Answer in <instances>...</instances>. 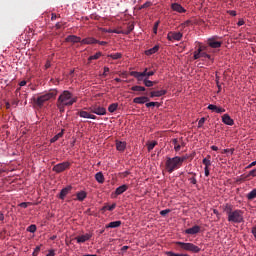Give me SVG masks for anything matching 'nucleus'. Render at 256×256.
<instances>
[{"mask_svg":"<svg viewBox=\"0 0 256 256\" xmlns=\"http://www.w3.org/2000/svg\"><path fill=\"white\" fill-rule=\"evenodd\" d=\"M224 213L228 216V222L230 223H242L244 221L243 218V211L242 210H233V205L231 204H225L224 205Z\"/></svg>","mask_w":256,"mask_h":256,"instance_id":"f257e3e1","label":"nucleus"},{"mask_svg":"<svg viewBox=\"0 0 256 256\" xmlns=\"http://www.w3.org/2000/svg\"><path fill=\"white\" fill-rule=\"evenodd\" d=\"M165 167L169 174H172L174 170L179 169L181 167L179 156L167 157Z\"/></svg>","mask_w":256,"mask_h":256,"instance_id":"f03ea898","label":"nucleus"},{"mask_svg":"<svg viewBox=\"0 0 256 256\" xmlns=\"http://www.w3.org/2000/svg\"><path fill=\"white\" fill-rule=\"evenodd\" d=\"M55 97H57V91L52 90L50 92H47V93L39 96L36 99V103H37V105H39V107H41V105H43L44 103H47V101H51V99H55Z\"/></svg>","mask_w":256,"mask_h":256,"instance_id":"7ed1b4c3","label":"nucleus"},{"mask_svg":"<svg viewBox=\"0 0 256 256\" xmlns=\"http://www.w3.org/2000/svg\"><path fill=\"white\" fill-rule=\"evenodd\" d=\"M176 245L179 246L181 249L190 251L191 253H200L201 248L193 243H185V242H176Z\"/></svg>","mask_w":256,"mask_h":256,"instance_id":"20e7f679","label":"nucleus"},{"mask_svg":"<svg viewBox=\"0 0 256 256\" xmlns=\"http://www.w3.org/2000/svg\"><path fill=\"white\" fill-rule=\"evenodd\" d=\"M78 97L73 95L71 92L69 91H65V106H70L73 105V103L77 102Z\"/></svg>","mask_w":256,"mask_h":256,"instance_id":"39448f33","label":"nucleus"},{"mask_svg":"<svg viewBox=\"0 0 256 256\" xmlns=\"http://www.w3.org/2000/svg\"><path fill=\"white\" fill-rule=\"evenodd\" d=\"M147 71L148 68H145L143 72L132 71L130 72V76L136 78L138 81H143L144 78L147 79Z\"/></svg>","mask_w":256,"mask_h":256,"instance_id":"423d86ee","label":"nucleus"},{"mask_svg":"<svg viewBox=\"0 0 256 256\" xmlns=\"http://www.w3.org/2000/svg\"><path fill=\"white\" fill-rule=\"evenodd\" d=\"M90 112L91 113H95V115L97 116H105L107 111L105 107H101V106H92L90 107Z\"/></svg>","mask_w":256,"mask_h":256,"instance_id":"0eeeda50","label":"nucleus"},{"mask_svg":"<svg viewBox=\"0 0 256 256\" xmlns=\"http://www.w3.org/2000/svg\"><path fill=\"white\" fill-rule=\"evenodd\" d=\"M207 44L210 46V48L217 49V48L221 47L223 42L222 41H217V36H213L212 38H209L207 40Z\"/></svg>","mask_w":256,"mask_h":256,"instance_id":"6e6552de","label":"nucleus"},{"mask_svg":"<svg viewBox=\"0 0 256 256\" xmlns=\"http://www.w3.org/2000/svg\"><path fill=\"white\" fill-rule=\"evenodd\" d=\"M57 107L61 113L65 111V92L61 94L58 98Z\"/></svg>","mask_w":256,"mask_h":256,"instance_id":"1a4fd4ad","label":"nucleus"},{"mask_svg":"<svg viewBox=\"0 0 256 256\" xmlns=\"http://www.w3.org/2000/svg\"><path fill=\"white\" fill-rule=\"evenodd\" d=\"M167 38L169 41H180L183 38V34L181 32H168Z\"/></svg>","mask_w":256,"mask_h":256,"instance_id":"9d476101","label":"nucleus"},{"mask_svg":"<svg viewBox=\"0 0 256 256\" xmlns=\"http://www.w3.org/2000/svg\"><path fill=\"white\" fill-rule=\"evenodd\" d=\"M91 233L82 234L76 237L77 243H85L86 241H89L92 238Z\"/></svg>","mask_w":256,"mask_h":256,"instance_id":"9b49d317","label":"nucleus"},{"mask_svg":"<svg viewBox=\"0 0 256 256\" xmlns=\"http://www.w3.org/2000/svg\"><path fill=\"white\" fill-rule=\"evenodd\" d=\"M171 9H172V11L177 12V13H186L187 12V10L184 7H182L181 4H179V3H172Z\"/></svg>","mask_w":256,"mask_h":256,"instance_id":"f8f14e48","label":"nucleus"},{"mask_svg":"<svg viewBox=\"0 0 256 256\" xmlns=\"http://www.w3.org/2000/svg\"><path fill=\"white\" fill-rule=\"evenodd\" d=\"M222 121L225 125H228V126H233L235 124V121L231 119V116H229V114H224L222 116Z\"/></svg>","mask_w":256,"mask_h":256,"instance_id":"ddd939ff","label":"nucleus"},{"mask_svg":"<svg viewBox=\"0 0 256 256\" xmlns=\"http://www.w3.org/2000/svg\"><path fill=\"white\" fill-rule=\"evenodd\" d=\"M200 231H201V227L198 226V225H195V226H193V227H191V228L186 229V230H185V233H186V234L195 235V234H197V233H200Z\"/></svg>","mask_w":256,"mask_h":256,"instance_id":"4468645a","label":"nucleus"},{"mask_svg":"<svg viewBox=\"0 0 256 256\" xmlns=\"http://www.w3.org/2000/svg\"><path fill=\"white\" fill-rule=\"evenodd\" d=\"M149 101H150V98L147 96L136 97L133 99V103H136V104H144V103H148Z\"/></svg>","mask_w":256,"mask_h":256,"instance_id":"2eb2a0df","label":"nucleus"},{"mask_svg":"<svg viewBox=\"0 0 256 256\" xmlns=\"http://www.w3.org/2000/svg\"><path fill=\"white\" fill-rule=\"evenodd\" d=\"M122 225V221H111L108 223V225L105 226L106 229H116L117 227H120Z\"/></svg>","mask_w":256,"mask_h":256,"instance_id":"dca6fc26","label":"nucleus"},{"mask_svg":"<svg viewBox=\"0 0 256 256\" xmlns=\"http://www.w3.org/2000/svg\"><path fill=\"white\" fill-rule=\"evenodd\" d=\"M166 93H167L166 90L151 91L150 92V97L151 98L162 97V96L166 95Z\"/></svg>","mask_w":256,"mask_h":256,"instance_id":"f3484780","label":"nucleus"},{"mask_svg":"<svg viewBox=\"0 0 256 256\" xmlns=\"http://www.w3.org/2000/svg\"><path fill=\"white\" fill-rule=\"evenodd\" d=\"M200 56L213 61L212 56L207 54V47H200Z\"/></svg>","mask_w":256,"mask_h":256,"instance_id":"a211bd4d","label":"nucleus"},{"mask_svg":"<svg viewBox=\"0 0 256 256\" xmlns=\"http://www.w3.org/2000/svg\"><path fill=\"white\" fill-rule=\"evenodd\" d=\"M128 189H129V186H128V185L119 186L118 188H116L115 194H116L117 196H118V195H121V194H123L124 192H126Z\"/></svg>","mask_w":256,"mask_h":256,"instance_id":"6ab92c4d","label":"nucleus"},{"mask_svg":"<svg viewBox=\"0 0 256 256\" xmlns=\"http://www.w3.org/2000/svg\"><path fill=\"white\" fill-rule=\"evenodd\" d=\"M116 147H117V150H118V151L123 152V151H125V149H126V147H127V144H126L125 141H117V142H116Z\"/></svg>","mask_w":256,"mask_h":256,"instance_id":"aec40b11","label":"nucleus"},{"mask_svg":"<svg viewBox=\"0 0 256 256\" xmlns=\"http://www.w3.org/2000/svg\"><path fill=\"white\" fill-rule=\"evenodd\" d=\"M66 41H69L71 43H80L81 42V38L75 35H69L66 38Z\"/></svg>","mask_w":256,"mask_h":256,"instance_id":"412c9836","label":"nucleus"},{"mask_svg":"<svg viewBox=\"0 0 256 256\" xmlns=\"http://www.w3.org/2000/svg\"><path fill=\"white\" fill-rule=\"evenodd\" d=\"M81 43L86 45H92V44H97L98 40H96L95 38H86V39H83Z\"/></svg>","mask_w":256,"mask_h":256,"instance_id":"4be33fe9","label":"nucleus"},{"mask_svg":"<svg viewBox=\"0 0 256 256\" xmlns=\"http://www.w3.org/2000/svg\"><path fill=\"white\" fill-rule=\"evenodd\" d=\"M95 178H96V181L100 184H103L104 181H105V177L103 176V173L102 172H97L95 174Z\"/></svg>","mask_w":256,"mask_h":256,"instance_id":"5701e85b","label":"nucleus"},{"mask_svg":"<svg viewBox=\"0 0 256 256\" xmlns=\"http://www.w3.org/2000/svg\"><path fill=\"white\" fill-rule=\"evenodd\" d=\"M172 144L174 145V151L179 152L181 149L180 141L177 138H174Z\"/></svg>","mask_w":256,"mask_h":256,"instance_id":"b1692460","label":"nucleus"},{"mask_svg":"<svg viewBox=\"0 0 256 256\" xmlns=\"http://www.w3.org/2000/svg\"><path fill=\"white\" fill-rule=\"evenodd\" d=\"M76 197H77V200L84 201L87 198V193L82 190L81 192H78L76 194Z\"/></svg>","mask_w":256,"mask_h":256,"instance_id":"393cba45","label":"nucleus"},{"mask_svg":"<svg viewBox=\"0 0 256 256\" xmlns=\"http://www.w3.org/2000/svg\"><path fill=\"white\" fill-rule=\"evenodd\" d=\"M53 169L56 173H61V171H65V163L58 164Z\"/></svg>","mask_w":256,"mask_h":256,"instance_id":"a878e982","label":"nucleus"},{"mask_svg":"<svg viewBox=\"0 0 256 256\" xmlns=\"http://www.w3.org/2000/svg\"><path fill=\"white\" fill-rule=\"evenodd\" d=\"M149 78H144L143 83L146 87L150 88L153 87L155 84H157L156 81L148 80Z\"/></svg>","mask_w":256,"mask_h":256,"instance_id":"bb28decb","label":"nucleus"},{"mask_svg":"<svg viewBox=\"0 0 256 256\" xmlns=\"http://www.w3.org/2000/svg\"><path fill=\"white\" fill-rule=\"evenodd\" d=\"M158 50H159V46H154L153 48L146 50V55L147 56L153 55L157 53Z\"/></svg>","mask_w":256,"mask_h":256,"instance_id":"cd10ccee","label":"nucleus"},{"mask_svg":"<svg viewBox=\"0 0 256 256\" xmlns=\"http://www.w3.org/2000/svg\"><path fill=\"white\" fill-rule=\"evenodd\" d=\"M247 199L248 200H254L256 199V188L255 189H252L250 191V193L247 194Z\"/></svg>","mask_w":256,"mask_h":256,"instance_id":"c85d7f7f","label":"nucleus"},{"mask_svg":"<svg viewBox=\"0 0 256 256\" xmlns=\"http://www.w3.org/2000/svg\"><path fill=\"white\" fill-rule=\"evenodd\" d=\"M189 174L192 175V177L189 178V182L193 185H196L197 184V179H196L197 174L195 172H189Z\"/></svg>","mask_w":256,"mask_h":256,"instance_id":"c756f323","label":"nucleus"},{"mask_svg":"<svg viewBox=\"0 0 256 256\" xmlns=\"http://www.w3.org/2000/svg\"><path fill=\"white\" fill-rule=\"evenodd\" d=\"M210 158H211L210 155H208L207 157L203 158V165L205 167H210L212 165Z\"/></svg>","mask_w":256,"mask_h":256,"instance_id":"7c9ffc66","label":"nucleus"},{"mask_svg":"<svg viewBox=\"0 0 256 256\" xmlns=\"http://www.w3.org/2000/svg\"><path fill=\"white\" fill-rule=\"evenodd\" d=\"M158 145L157 141H151L150 143L147 144V150L148 152H151L155 146Z\"/></svg>","mask_w":256,"mask_h":256,"instance_id":"2f4dec72","label":"nucleus"},{"mask_svg":"<svg viewBox=\"0 0 256 256\" xmlns=\"http://www.w3.org/2000/svg\"><path fill=\"white\" fill-rule=\"evenodd\" d=\"M132 92H145L146 88L145 87H141V86H133L131 88Z\"/></svg>","mask_w":256,"mask_h":256,"instance_id":"473e14b6","label":"nucleus"},{"mask_svg":"<svg viewBox=\"0 0 256 256\" xmlns=\"http://www.w3.org/2000/svg\"><path fill=\"white\" fill-rule=\"evenodd\" d=\"M63 129L61 130V132H59L57 135H55L52 139H51V143H55V141H58L60 139V137H63Z\"/></svg>","mask_w":256,"mask_h":256,"instance_id":"72a5a7b5","label":"nucleus"},{"mask_svg":"<svg viewBox=\"0 0 256 256\" xmlns=\"http://www.w3.org/2000/svg\"><path fill=\"white\" fill-rule=\"evenodd\" d=\"M116 208V203H113L112 205H105L103 206V211L109 210V211H113Z\"/></svg>","mask_w":256,"mask_h":256,"instance_id":"f704fd0d","label":"nucleus"},{"mask_svg":"<svg viewBox=\"0 0 256 256\" xmlns=\"http://www.w3.org/2000/svg\"><path fill=\"white\" fill-rule=\"evenodd\" d=\"M167 256H189L188 254H184V253H174L172 251H168L166 252Z\"/></svg>","mask_w":256,"mask_h":256,"instance_id":"c9c22d12","label":"nucleus"},{"mask_svg":"<svg viewBox=\"0 0 256 256\" xmlns=\"http://www.w3.org/2000/svg\"><path fill=\"white\" fill-rule=\"evenodd\" d=\"M122 54H120V52H117L116 54H111V55H109L108 57H110L111 59H113V60H119V59H121L122 58Z\"/></svg>","mask_w":256,"mask_h":256,"instance_id":"e433bc0d","label":"nucleus"},{"mask_svg":"<svg viewBox=\"0 0 256 256\" xmlns=\"http://www.w3.org/2000/svg\"><path fill=\"white\" fill-rule=\"evenodd\" d=\"M118 108V104L117 103H114V104H111L109 107H108V111L110 113H114Z\"/></svg>","mask_w":256,"mask_h":256,"instance_id":"4c0bfd02","label":"nucleus"},{"mask_svg":"<svg viewBox=\"0 0 256 256\" xmlns=\"http://www.w3.org/2000/svg\"><path fill=\"white\" fill-rule=\"evenodd\" d=\"M189 158L188 155H184V156H178V161H179V164H180V167H182L184 161H186L187 159Z\"/></svg>","mask_w":256,"mask_h":256,"instance_id":"58836bf2","label":"nucleus"},{"mask_svg":"<svg viewBox=\"0 0 256 256\" xmlns=\"http://www.w3.org/2000/svg\"><path fill=\"white\" fill-rule=\"evenodd\" d=\"M101 56H102L101 52H96L95 55H92L89 57V61L98 60V59H100Z\"/></svg>","mask_w":256,"mask_h":256,"instance_id":"ea45409f","label":"nucleus"},{"mask_svg":"<svg viewBox=\"0 0 256 256\" xmlns=\"http://www.w3.org/2000/svg\"><path fill=\"white\" fill-rule=\"evenodd\" d=\"M199 59H201V47L194 52V60H199Z\"/></svg>","mask_w":256,"mask_h":256,"instance_id":"a19ab883","label":"nucleus"},{"mask_svg":"<svg viewBox=\"0 0 256 256\" xmlns=\"http://www.w3.org/2000/svg\"><path fill=\"white\" fill-rule=\"evenodd\" d=\"M79 116H80L81 118H84V119H89L90 114H89L88 112H86V111H80V112H79Z\"/></svg>","mask_w":256,"mask_h":256,"instance_id":"79ce46f5","label":"nucleus"},{"mask_svg":"<svg viewBox=\"0 0 256 256\" xmlns=\"http://www.w3.org/2000/svg\"><path fill=\"white\" fill-rule=\"evenodd\" d=\"M151 107H160V104L158 102H146V108H151Z\"/></svg>","mask_w":256,"mask_h":256,"instance_id":"37998d69","label":"nucleus"},{"mask_svg":"<svg viewBox=\"0 0 256 256\" xmlns=\"http://www.w3.org/2000/svg\"><path fill=\"white\" fill-rule=\"evenodd\" d=\"M27 231L29 233H35V231H37V226L35 224H32L30 225L28 228H27Z\"/></svg>","mask_w":256,"mask_h":256,"instance_id":"c03bdc74","label":"nucleus"},{"mask_svg":"<svg viewBox=\"0 0 256 256\" xmlns=\"http://www.w3.org/2000/svg\"><path fill=\"white\" fill-rule=\"evenodd\" d=\"M159 24H160L159 20L157 22H155V24H154L153 31H154L155 35H157V33H158Z\"/></svg>","mask_w":256,"mask_h":256,"instance_id":"a18cd8bd","label":"nucleus"},{"mask_svg":"<svg viewBox=\"0 0 256 256\" xmlns=\"http://www.w3.org/2000/svg\"><path fill=\"white\" fill-rule=\"evenodd\" d=\"M169 213H171V209H165V210L160 211L161 216H166Z\"/></svg>","mask_w":256,"mask_h":256,"instance_id":"49530a36","label":"nucleus"},{"mask_svg":"<svg viewBox=\"0 0 256 256\" xmlns=\"http://www.w3.org/2000/svg\"><path fill=\"white\" fill-rule=\"evenodd\" d=\"M256 177V169H252L248 174L247 177Z\"/></svg>","mask_w":256,"mask_h":256,"instance_id":"de8ad7c7","label":"nucleus"},{"mask_svg":"<svg viewBox=\"0 0 256 256\" xmlns=\"http://www.w3.org/2000/svg\"><path fill=\"white\" fill-rule=\"evenodd\" d=\"M205 121H206L205 118H201V119L199 120V122H198V128L203 127V125L205 124Z\"/></svg>","mask_w":256,"mask_h":256,"instance_id":"09e8293b","label":"nucleus"},{"mask_svg":"<svg viewBox=\"0 0 256 256\" xmlns=\"http://www.w3.org/2000/svg\"><path fill=\"white\" fill-rule=\"evenodd\" d=\"M217 107H218V106H216V105H214V104H210V105L208 106V109H209L210 111L216 112Z\"/></svg>","mask_w":256,"mask_h":256,"instance_id":"8fccbe9b","label":"nucleus"},{"mask_svg":"<svg viewBox=\"0 0 256 256\" xmlns=\"http://www.w3.org/2000/svg\"><path fill=\"white\" fill-rule=\"evenodd\" d=\"M216 113H224L226 112L225 108H222V107H216Z\"/></svg>","mask_w":256,"mask_h":256,"instance_id":"3c124183","label":"nucleus"},{"mask_svg":"<svg viewBox=\"0 0 256 256\" xmlns=\"http://www.w3.org/2000/svg\"><path fill=\"white\" fill-rule=\"evenodd\" d=\"M19 207H22L23 209H27V207H29V203L22 202V203L19 204Z\"/></svg>","mask_w":256,"mask_h":256,"instance_id":"603ef678","label":"nucleus"},{"mask_svg":"<svg viewBox=\"0 0 256 256\" xmlns=\"http://www.w3.org/2000/svg\"><path fill=\"white\" fill-rule=\"evenodd\" d=\"M151 6V2H146L144 4H142V6L140 7V9H143V8H148Z\"/></svg>","mask_w":256,"mask_h":256,"instance_id":"864d4df0","label":"nucleus"},{"mask_svg":"<svg viewBox=\"0 0 256 256\" xmlns=\"http://www.w3.org/2000/svg\"><path fill=\"white\" fill-rule=\"evenodd\" d=\"M204 174L206 177H208L210 175L209 167H204Z\"/></svg>","mask_w":256,"mask_h":256,"instance_id":"5fc2aeb1","label":"nucleus"},{"mask_svg":"<svg viewBox=\"0 0 256 256\" xmlns=\"http://www.w3.org/2000/svg\"><path fill=\"white\" fill-rule=\"evenodd\" d=\"M227 14H229L231 16H236L237 15L235 10H227Z\"/></svg>","mask_w":256,"mask_h":256,"instance_id":"6e6d98bb","label":"nucleus"},{"mask_svg":"<svg viewBox=\"0 0 256 256\" xmlns=\"http://www.w3.org/2000/svg\"><path fill=\"white\" fill-rule=\"evenodd\" d=\"M109 67H104V73H103V76L104 77H107L108 76V72H109Z\"/></svg>","mask_w":256,"mask_h":256,"instance_id":"4d7b16f0","label":"nucleus"},{"mask_svg":"<svg viewBox=\"0 0 256 256\" xmlns=\"http://www.w3.org/2000/svg\"><path fill=\"white\" fill-rule=\"evenodd\" d=\"M155 72L156 71H147V79H149L151 76H154L155 75Z\"/></svg>","mask_w":256,"mask_h":256,"instance_id":"13d9d810","label":"nucleus"},{"mask_svg":"<svg viewBox=\"0 0 256 256\" xmlns=\"http://www.w3.org/2000/svg\"><path fill=\"white\" fill-rule=\"evenodd\" d=\"M256 166V161H253L252 163H250L249 165L246 166V169H250L252 167Z\"/></svg>","mask_w":256,"mask_h":256,"instance_id":"bf43d9fd","label":"nucleus"},{"mask_svg":"<svg viewBox=\"0 0 256 256\" xmlns=\"http://www.w3.org/2000/svg\"><path fill=\"white\" fill-rule=\"evenodd\" d=\"M96 44H99V45H101V46H105V45L108 44V42H106V41H98V40H97Z\"/></svg>","mask_w":256,"mask_h":256,"instance_id":"052dcab7","label":"nucleus"},{"mask_svg":"<svg viewBox=\"0 0 256 256\" xmlns=\"http://www.w3.org/2000/svg\"><path fill=\"white\" fill-rule=\"evenodd\" d=\"M251 232H252L253 237L256 239V226L252 227Z\"/></svg>","mask_w":256,"mask_h":256,"instance_id":"680f3d73","label":"nucleus"},{"mask_svg":"<svg viewBox=\"0 0 256 256\" xmlns=\"http://www.w3.org/2000/svg\"><path fill=\"white\" fill-rule=\"evenodd\" d=\"M244 24H245V22L243 19L238 20V27H242V25H244Z\"/></svg>","mask_w":256,"mask_h":256,"instance_id":"e2e57ef3","label":"nucleus"},{"mask_svg":"<svg viewBox=\"0 0 256 256\" xmlns=\"http://www.w3.org/2000/svg\"><path fill=\"white\" fill-rule=\"evenodd\" d=\"M60 197H61L62 199H65V188H63V189L61 190Z\"/></svg>","mask_w":256,"mask_h":256,"instance_id":"0e129e2a","label":"nucleus"},{"mask_svg":"<svg viewBox=\"0 0 256 256\" xmlns=\"http://www.w3.org/2000/svg\"><path fill=\"white\" fill-rule=\"evenodd\" d=\"M225 153H230L233 154L234 153V149H224Z\"/></svg>","mask_w":256,"mask_h":256,"instance_id":"69168bd1","label":"nucleus"},{"mask_svg":"<svg viewBox=\"0 0 256 256\" xmlns=\"http://www.w3.org/2000/svg\"><path fill=\"white\" fill-rule=\"evenodd\" d=\"M46 256H55V251L50 250Z\"/></svg>","mask_w":256,"mask_h":256,"instance_id":"338daca9","label":"nucleus"},{"mask_svg":"<svg viewBox=\"0 0 256 256\" xmlns=\"http://www.w3.org/2000/svg\"><path fill=\"white\" fill-rule=\"evenodd\" d=\"M133 29H134V26H133V25L128 26V31H127V33H130L131 31H133Z\"/></svg>","mask_w":256,"mask_h":256,"instance_id":"774afa93","label":"nucleus"}]
</instances>
